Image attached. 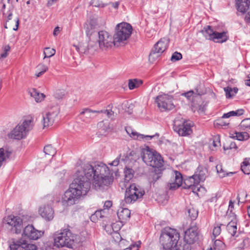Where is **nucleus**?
<instances>
[{"label":"nucleus","instance_id":"34","mask_svg":"<svg viewBox=\"0 0 250 250\" xmlns=\"http://www.w3.org/2000/svg\"><path fill=\"white\" fill-rule=\"evenodd\" d=\"M233 138H236L237 140L239 141H245L249 139V138H250V135L247 132H235L234 135L233 136Z\"/></svg>","mask_w":250,"mask_h":250},{"label":"nucleus","instance_id":"50","mask_svg":"<svg viewBox=\"0 0 250 250\" xmlns=\"http://www.w3.org/2000/svg\"><path fill=\"white\" fill-rule=\"evenodd\" d=\"M141 242L139 241L134 244L130 245L128 248L124 249L123 250H138L140 247Z\"/></svg>","mask_w":250,"mask_h":250},{"label":"nucleus","instance_id":"43","mask_svg":"<svg viewBox=\"0 0 250 250\" xmlns=\"http://www.w3.org/2000/svg\"><path fill=\"white\" fill-rule=\"evenodd\" d=\"M240 127L242 130H250V118H246L242 120L240 124Z\"/></svg>","mask_w":250,"mask_h":250},{"label":"nucleus","instance_id":"2","mask_svg":"<svg viewBox=\"0 0 250 250\" xmlns=\"http://www.w3.org/2000/svg\"><path fill=\"white\" fill-rule=\"evenodd\" d=\"M84 241V238L72 233L68 228L62 229L60 232H56L54 235V245L58 248L66 247L74 249Z\"/></svg>","mask_w":250,"mask_h":250},{"label":"nucleus","instance_id":"32","mask_svg":"<svg viewBox=\"0 0 250 250\" xmlns=\"http://www.w3.org/2000/svg\"><path fill=\"white\" fill-rule=\"evenodd\" d=\"M236 223L235 221H231L229 223L227 226L229 232L233 236H234L237 232Z\"/></svg>","mask_w":250,"mask_h":250},{"label":"nucleus","instance_id":"59","mask_svg":"<svg viewBox=\"0 0 250 250\" xmlns=\"http://www.w3.org/2000/svg\"><path fill=\"white\" fill-rule=\"evenodd\" d=\"M237 148V146L234 142L230 143V144H229V146L228 147V146L227 147L226 146H223V148H224V150H226L229 149H231L233 148L236 149Z\"/></svg>","mask_w":250,"mask_h":250},{"label":"nucleus","instance_id":"14","mask_svg":"<svg viewBox=\"0 0 250 250\" xmlns=\"http://www.w3.org/2000/svg\"><path fill=\"white\" fill-rule=\"evenodd\" d=\"M173 101V96L168 94L159 95L156 98L155 100L158 107L162 111L173 109L175 106Z\"/></svg>","mask_w":250,"mask_h":250},{"label":"nucleus","instance_id":"41","mask_svg":"<svg viewBox=\"0 0 250 250\" xmlns=\"http://www.w3.org/2000/svg\"><path fill=\"white\" fill-rule=\"evenodd\" d=\"M85 28L86 34L89 37L91 36L96 31V25L91 23L87 24Z\"/></svg>","mask_w":250,"mask_h":250},{"label":"nucleus","instance_id":"15","mask_svg":"<svg viewBox=\"0 0 250 250\" xmlns=\"http://www.w3.org/2000/svg\"><path fill=\"white\" fill-rule=\"evenodd\" d=\"M10 250H37L36 245L28 243L23 238L12 239L9 244Z\"/></svg>","mask_w":250,"mask_h":250},{"label":"nucleus","instance_id":"63","mask_svg":"<svg viewBox=\"0 0 250 250\" xmlns=\"http://www.w3.org/2000/svg\"><path fill=\"white\" fill-rule=\"evenodd\" d=\"M217 125H218L221 126H227L229 125V123H225L222 120H219L216 123Z\"/></svg>","mask_w":250,"mask_h":250},{"label":"nucleus","instance_id":"48","mask_svg":"<svg viewBox=\"0 0 250 250\" xmlns=\"http://www.w3.org/2000/svg\"><path fill=\"white\" fill-rule=\"evenodd\" d=\"M192 106V110L194 112L197 111L199 113H204L205 111L206 108L205 105L203 104L196 106L194 104H193Z\"/></svg>","mask_w":250,"mask_h":250},{"label":"nucleus","instance_id":"55","mask_svg":"<svg viewBox=\"0 0 250 250\" xmlns=\"http://www.w3.org/2000/svg\"><path fill=\"white\" fill-rule=\"evenodd\" d=\"M213 146L214 147H219L221 146L220 137L218 135L214 136L213 138Z\"/></svg>","mask_w":250,"mask_h":250},{"label":"nucleus","instance_id":"49","mask_svg":"<svg viewBox=\"0 0 250 250\" xmlns=\"http://www.w3.org/2000/svg\"><path fill=\"white\" fill-rule=\"evenodd\" d=\"M216 169L219 176L221 178H223L226 175H228V173H227L225 170L223 169L222 166L221 165H217L216 166Z\"/></svg>","mask_w":250,"mask_h":250},{"label":"nucleus","instance_id":"29","mask_svg":"<svg viewBox=\"0 0 250 250\" xmlns=\"http://www.w3.org/2000/svg\"><path fill=\"white\" fill-rule=\"evenodd\" d=\"M162 175L161 169H155L154 172H151L149 175V181L150 183H155L157 180H158Z\"/></svg>","mask_w":250,"mask_h":250},{"label":"nucleus","instance_id":"9","mask_svg":"<svg viewBox=\"0 0 250 250\" xmlns=\"http://www.w3.org/2000/svg\"><path fill=\"white\" fill-rule=\"evenodd\" d=\"M144 194L145 191L141 187L132 184L126 189L125 201L127 204H132L142 198Z\"/></svg>","mask_w":250,"mask_h":250},{"label":"nucleus","instance_id":"11","mask_svg":"<svg viewBox=\"0 0 250 250\" xmlns=\"http://www.w3.org/2000/svg\"><path fill=\"white\" fill-rule=\"evenodd\" d=\"M173 130L180 136H185L192 133L191 125L180 116L176 117L173 122Z\"/></svg>","mask_w":250,"mask_h":250},{"label":"nucleus","instance_id":"57","mask_svg":"<svg viewBox=\"0 0 250 250\" xmlns=\"http://www.w3.org/2000/svg\"><path fill=\"white\" fill-rule=\"evenodd\" d=\"M242 244H243V246L240 247L241 249H243L244 247L249 246L250 244V239L248 237L244 238Z\"/></svg>","mask_w":250,"mask_h":250},{"label":"nucleus","instance_id":"10","mask_svg":"<svg viewBox=\"0 0 250 250\" xmlns=\"http://www.w3.org/2000/svg\"><path fill=\"white\" fill-rule=\"evenodd\" d=\"M201 32L206 39L212 40L216 42L223 43L228 39L225 32L219 33L214 31L211 26L209 25L204 27Z\"/></svg>","mask_w":250,"mask_h":250},{"label":"nucleus","instance_id":"20","mask_svg":"<svg viewBox=\"0 0 250 250\" xmlns=\"http://www.w3.org/2000/svg\"><path fill=\"white\" fill-rule=\"evenodd\" d=\"M18 125L20 126L21 130L27 135L28 132L33 128V119L32 117H26L23 119Z\"/></svg>","mask_w":250,"mask_h":250},{"label":"nucleus","instance_id":"53","mask_svg":"<svg viewBox=\"0 0 250 250\" xmlns=\"http://www.w3.org/2000/svg\"><path fill=\"white\" fill-rule=\"evenodd\" d=\"M182 58V55L180 53L175 52L171 57V61L172 62H176L180 60Z\"/></svg>","mask_w":250,"mask_h":250},{"label":"nucleus","instance_id":"26","mask_svg":"<svg viewBox=\"0 0 250 250\" xmlns=\"http://www.w3.org/2000/svg\"><path fill=\"white\" fill-rule=\"evenodd\" d=\"M98 113V110H92L89 108H85L80 113L81 118L84 121L94 118L93 114L94 113Z\"/></svg>","mask_w":250,"mask_h":250},{"label":"nucleus","instance_id":"47","mask_svg":"<svg viewBox=\"0 0 250 250\" xmlns=\"http://www.w3.org/2000/svg\"><path fill=\"white\" fill-rule=\"evenodd\" d=\"M188 214L191 220H194L198 216V211L193 208H191L188 209Z\"/></svg>","mask_w":250,"mask_h":250},{"label":"nucleus","instance_id":"13","mask_svg":"<svg viewBox=\"0 0 250 250\" xmlns=\"http://www.w3.org/2000/svg\"><path fill=\"white\" fill-rule=\"evenodd\" d=\"M99 38L98 42L99 48L103 50L111 49L115 45V40L109 33L105 31H100L98 33Z\"/></svg>","mask_w":250,"mask_h":250},{"label":"nucleus","instance_id":"36","mask_svg":"<svg viewBox=\"0 0 250 250\" xmlns=\"http://www.w3.org/2000/svg\"><path fill=\"white\" fill-rule=\"evenodd\" d=\"M89 53L93 54L99 48V43L97 42L89 40L88 42Z\"/></svg>","mask_w":250,"mask_h":250},{"label":"nucleus","instance_id":"27","mask_svg":"<svg viewBox=\"0 0 250 250\" xmlns=\"http://www.w3.org/2000/svg\"><path fill=\"white\" fill-rule=\"evenodd\" d=\"M117 215L121 221H125L130 218V211L127 208H123L118 211Z\"/></svg>","mask_w":250,"mask_h":250},{"label":"nucleus","instance_id":"46","mask_svg":"<svg viewBox=\"0 0 250 250\" xmlns=\"http://www.w3.org/2000/svg\"><path fill=\"white\" fill-rule=\"evenodd\" d=\"M56 50L53 48L46 47L43 52L44 55V59L46 58H50L55 55Z\"/></svg>","mask_w":250,"mask_h":250},{"label":"nucleus","instance_id":"5","mask_svg":"<svg viewBox=\"0 0 250 250\" xmlns=\"http://www.w3.org/2000/svg\"><path fill=\"white\" fill-rule=\"evenodd\" d=\"M193 175L190 176L184 180L183 184V177L181 173L176 170L171 172V178L168 185V188L170 190L177 189L181 186L184 188L189 189L194 184H199Z\"/></svg>","mask_w":250,"mask_h":250},{"label":"nucleus","instance_id":"4","mask_svg":"<svg viewBox=\"0 0 250 250\" xmlns=\"http://www.w3.org/2000/svg\"><path fill=\"white\" fill-rule=\"evenodd\" d=\"M132 32L131 25L127 22H121L117 24L113 36L116 46L125 45L127 42Z\"/></svg>","mask_w":250,"mask_h":250},{"label":"nucleus","instance_id":"33","mask_svg":"<svg viewBox=\"0 0 250 250\" xmlns=\"http://www.w3.org/2000/svg\"><path fill=\"white\" fill-rule=\"evenodd\" d=\"M104 211L103 210L96 211L95 213L90 216V220L93 222H97L99 219L102 218L104 216Z\"/></svg>","mask_w":250,"mask_h":250},{"label":"nucleus","instance_id":"52","mask_svg":"<svg viewBox=\"0 0 250 250\" xmlns=\"http://www.w3.org/2000/svg\"><path fill=\"white\" fill-rule=\"evenodd\" d=\"M224 90L226 93V96L227 98H230L234 96V94L232 93V88L230 87L227 86L226 87H224Z\"/></svg>","mask_w":250,"mask_h":250},{"label":"nucleus","instance_id":"22","mask_svg":"<svg viewBox=\"0 0 250 250\" xmlns=\"http://www.w3.org/2000/svg\"><path fill=\"white\" fill-rule=\"evenodd\" d=\"M9 138L17 140H21L26 136V135L21 130L20 126L17 125L8 134Z\"/></svg>","mask_w":250,"mask_h":250},{"label":"nucleus","instance_id":"39","mask_svg":"<svg viewBox=\"0 0 250 250\" xmlns=\"http://www.w3.org/2000/svg\"><path fill=\"white\" fill-rule=\"evenodd\" d=\"M107 107H108L109 109L98 110V113H104L106 115L108 118L111 120L114 119L115 117L114 112L110 108V105H109Z\"/></svg>","mask_w":250,"mask_h":250},{"label":"nucleus","instance_id":"24","mask_svg":"<svg viewBox=\"0 0 250 250\" xmlns=\"http://www.w3.org/2000/svg\"><path fill=\"white\" fill-rule=\"evenodd\" d=\"M236 5L238 11L244 13L250 6V0H236Z\"/></svg>","mask_w":250,"mask_h":250},{"label":"nucleus","instance_id":"40","mask_svg":"<svg viewBox=\"0 0 250 250\" xmlns=\"http://www.w3.org/2000/svg\"><path fill=\"white\" fill-rule=\"evenodd\" d=\"M112 236L114 240L116 242H119V246L121 247L122 244L124 243L125 240L122 239V237L117 230H113Z\"/></svg>","mask_w":250,"mask_h":250},{"label":"nucleus","instance_id":"62","mask_svg":"<svg viewBox=\"0 0 250 250\" xmlns=\"http://www.w3.org/2000/svg\"><path fill=\"white\" fill-rule=\"evenodd\" d=\"M119 158H116L114 161H113L110 164L111 166H117L119 164Z\"/></svg>","mask_w":250,"mask_h":250},{"label":"nucleus","instance_id":"18","mask_svg":"<svg viewBox=\"0 0 250 250\" xmlns=\"http://www.w3.org/2000/svg\"><path fill=\"white\" fill-rule=\"evenodd\" d=\"M59 113V108L57 106L54 107L42 116V123L43 128L53 125L55 119Z\"/></svg>","mask_w":250,"mask_h":250},{"label":"nucleus","instance_id":"23","mask_svg":"<svg viewBox=\"0 0 250 250\" xmlns=\"http://www.w3.org/2000/svg\"><path fill=\"white\" fill-rule=\"evenodd\" d=\"M126 131L131 137L139 140H150L155 136V135H144L143 134H138L136 132L133 131L130 128L128 129H126Z\"/></svg>","mask_w":250,"mask_h":250},{"label":"nucleus","instance_id":"31","mask_svg":"<svg viewBox=\"0 0 250 250\" xmlns=\"http://www.w3.org/2000/svg\"><path fill=\"white\" fill-rule=\"evenodd\" d=\"M242 171L245 174H250V158L244 159L241 166Z\"/></svg>","mask_w":250,"mask_h":250},{"label":"nucleus","instance_id":"35","mask_svg":"<svg viewBox=\"0 0 250 250\" xmlns=\"http://www.w3.org/2000/svg\"><path fill=\"white\" fill-rule=\"evenodd\" d=\"M125 180L128 182L134 176V171L133 169L125 167L124 169Z\"/></svg>","mask_w":250,"mask_h":250},{"label":"nucleus","instance_id":"17","mask_svg":"<svg viewBox=\"0 0 250 250\" xmlns=\"http://www.w3.org/2000/svg\"><path fill=\"white\" fill-rule=\"evenodd\" d=\"M6 222L7 224L11 227V231L16 234L21 233L23 228V221L20 217L10 215L7 217Z\"/></svg>","mask_w":250,"mask_h":250},{"label":"nucleus","instance_id":"25","mask_svg":"<svg viewBox=\"0 0 250 250\" xmlns=\"http://www.w3.org/2000/svg\"><path fill=\"white\" fill-rule=\"evenodd\" d=\"M207 170L202 167H198L195 173L193 175L194 178L197 180V183H200V182H203L206 177Z\"/></svg>","mask_w":250,"mask_h":250},{"label":"nucleus","instance_id":"28","mask_svg":"<svg viewBox=\"0 0 250 250\" xmlns=\"http://www.w3.org/2000/svg\"><path fill=\"white\" fill-rule=\"evenodd\" d=\"M29 93L30 96L34 98L35 101L37 103L42 102L45 98L44 94L39 92L35 88L30 89Z\"/></svg>","mask_w":250,"mask_h":250},{"label":"nucleus","instance_id":"8","mask_svg":"<svg viewBox=\"0 0 250 250\" xmlns=\"http://www.w3.org/2000/svg\"><path fill=\"white\" fill-rule=\"evenodd\" d=\"M198 239V231L196 227L189 228L185 232L184 241L179 244L176 250H191L190 244Z\"/></svg>","mask_w":250,"mask_h":250},{"label":"nucleus","instance_id":"51","mask_svg":"<svg viewBox=\"0 0 250 250\" xmlns=\"http://www.w3.org/2000/svg\"><path fill=\"white\" fill-rule=\"evenodd\" d=\"M222 225L220 224V225H217V226H215L214 227L213 231H212V235L214 237V238H212V241H213L214 239L217 236H218L221 231V226Z\"/></svg>","mask_w":250,"mask_h":250},{"label":"nucleus","instance_id":"45","mask_svg":"<svg viewBox=\"0 0 250 250\" xmlns=\"http://www.w3.org/2000/svg\"><path fill=\"white\" fill-rule=\"evenodd\" d=\"M37 69L39 71V72L36 73V76L37 77H39L42 76L45 72H46L48 70V67L43 64H40L37 66Z\"/></svg>","mask_w":250,"mask_h":250},{"label":"nucleus","instance_id":"30","mask_svg":"<svg viewBox=\"0 0 250 250\" xmlns=\"http://www.w3.org/2000/svg\"><path fill=\"white\" fill-rule=\"evenodd\" d=\"M74 46L81 53H89L88 42H81L78 45H74Z\"/></svg>","mask_w":250,"mask_h":250},{"label":"nucleus","instance_id":"64","mask_svg":"<svg viewBox=\"0 0 250 250\" xmlns=\"http://www.w3.org/2000/svg\"><path fill=\"white\" fill-rule=\"evenodd\" d=\"M112 206V202L110 201H106L104 203V207L107 208H110Z\"/></svg>","mask_w":250,"mask_h":250},{"label":"nucleus","instance_id":"1","mask_svg":"<svg viewBox=\"0 0 250 250\" xmlns=\"http://www.w3.org/2000/svg\"><path fill=\"white\" fill-rule=\"evenodd\" d=\"M82 170V175L89 180L95 188L108 186L112 183L114 179L113 173L109 170L107 166L103 163H83L77 165L76 169Z\"/></svg>","mask_w":250,"mask_h":250},{"label":"nucleus","instance_id":"61","mask_svg":"<svg viewBox=\"0 0 250 250\" xmlns=\"http://www.w3.org/2000/svg\"><path fill=\"white\" fill-rule=\"evenodd\" d=\"M194 93V92L192 90L189 91L187 92H186L184 94H183V95H184L185 97H186L188 98H189Z\"/></svg>","mask_w":250,"mask_h":250},{"label":"nucleus","instance_id":"42","mask_svg":"<svg viewBox=\"0 0 250 250\" xmlns=\"http://www.w3.org/2000/svg\"><path fill=\"white\" fill-rule=\"evenodd\" d=\"M44 152L46 155L53 156L56 150L51 145H46L44 147Z\"/></svg>","mask_w":250,"mask_h":250},{"label":"nucleus","instance_id":"44","mask_svg":"<svg viewBox=\"0 0 250 250\" xmlns=\"http://www.w3.org/2000/svg\"><path fill=\"white\" fill-rule=\"evenodd\" d=\"M11 153V152L8 151H6L5 152L3 148H0V167L1 166V163L4 161L6 158H8Z\"/></svg>","mask_w":250,"mask_h":250},{"label":"nucleus","instance_id":"21","mask_svg":"<svg viewBox=\"0 0 250 250\" xmlns=\"http://www.w3.org/2000/svg\"><path fill=\"white\" fill-rule=\"evenodd\" d=\"M39 212L42 218L47 221H50L54 218V212L53 208L49 206L41 208Z\"/></svg>","mask_w":250,"mask_h":250},{"label":"nucleus","instance_id":"56","mask_svg":"<svg viewBox=\"0 0 250 250\" xmlns=\"http://www.w3.org/2000/svg\"><path fill=\"white\" fill-rule=\"evenodd\" d=\"M116 225L115 224H113L111 226L110 225H106L105 226V230L107 232L108 234L112 235L113 233V227Z\"/></svg>","mask_w":250,"mask_h":250},{"label":"nucleus","instance_id":"3","mask_svg":"<svg viewBox=\"0 0 250 250\" xmlns=\"http://www.w3.org/2000/svg\"><path fill=\"white\" fill-rule=\"evenodd\" d=\"M179 233L176 229L165 228L162 230L160 243L164 250H176L179 246Z\"/></svg>","mask_w":250,"mask_h":250},{"label":"nucleus","instance_id":"38","mask_svg":"<svg viewBox=\"0 0 250 250\" xmlns=\"http://www.w3.org/2000/svg\"><path fill=\"white\" fill-rule=\"evenodd\" d=\"M244 110L242 109H238L236 111H231L227 113L224 114L222 118H229L231 116H240L244 114Z\"/></svg>","mask_w":250,"mask_h":250},{"label":"nucleus","instance_id":"37","mask_svg":"<svg viewBox=\"0 0 250 250\" xmlns=\"http://www.w3.org/2000/svg\"><path fill=\"white\" fill-rule=\"evenodd\" d=\"M143 83V81L141 80L133 79L129 80L128 82V87L130 89H133L140 86Z\"/></svg>","mask_w":250,"mask_h":250},{"label":"nucleus","instance_id":"16","mask_svg":"<svg viewBox=\"0 0 250 250\" xmlns=\"http://www.w3.org/2000/svg\"><path fill=\"white\" fill-rule=\"evenodd\" d=\"M167 44L168 41L167 39H161L152 48L149 56V60L150 62L154 61L167 49Z\"/></svg>","mask_w":250,"mask_h":250},{"label":"nucleus","instance_id":"12","mask_svg":"<svg viewBox=\"0 0 250 250\" xmlns=\"http://www.w3.org/2000/svg\"><path fill=\"white\" fill-rule=\"evenodd\" d=\"M82 198L83 197L70 185L62 196V202L63 205L70 206L78 204Z\"/></svg>","mask_w":250,"mask_h":250},{"label":"nucleus","instance_id":"6","mask_svg":"<svg viewBox=\"0 0 250 250\" xmlns=\"http://www.w3.org/2000/svg\"><path fill=\"white\" fill-rule=\"evenodd\" d=\"M91 182L82 175V170L76 169L74 180L70 185L82 197L85 196L91 188Z\"/></svg>","mask_w":250,"mask_h":250},{"label":"nucleus","instance_id":"19","mask_svg":"<svg viewBox=\"0 0 250 250\" xmlns=\"http://www.w3.org/2000/svg\"><path fill=\"white\" fill-rule=\"evenodd\" d=\"M42 235L41 231L35 229L32 225L26 226L23 231L22 236L29 239L37 240Z\"/></svg>","mask_w":250,"mask_h":250},{"label":"nucleus","instance_id":"54","mask_svg":"<svg viewBox=\"0 0 250 250\" xmlns=\"http://www.w3.org/2000/svg\"><path fill=\"white\" fill-rule=\"evenodd\" d=\"M224 245V243L221 240L217 239L213 242L214 249H222Z\"/></svg>","mask_w":250,"mask_h":250},{"label":"nucleus","instance_id":"58","mask_svg":"<svg viewBox=\"0 0 250 250\" xmlns=\"http://www.w3.org/2000/svg\"><path fill=\"white\" fill-rule=\"evenodd\" d=\"M199 184H194L189 189H191L192 192L194 193L198 194V192L200 190V188L198 187Z\"/></svg>","mask_w":250,"mask_h":250},{"label":"nucleus","instance_id":"60","mask_svg":"<svg viewBox=\"0 0 250 250\" xmlns=\"http://www.w3.org/2000/svg\"><path fill=\"white\" fill-rule=\"evenodd\" d=\"M97 0H92V4H93V5L94 6L104 7L106 5V4H105L102 2H97Z\"/></svg>","mask_w":250,"mask_h":250},{"label":"nucleus","instance_id":"7","mask_svg":"<svg viewBox=\"0 0 250 250\" xmlns=\"http://www.w3.org/2000/svg\"><path fill=\"white\" fill-rule=\"evenodd\" d=\"M143 160L147 165L157 169H160L163 167V159L156 151H152L147 147L143 151Z\"/></svg>","mask_w":250,"mask_h":250}]
</instances>
